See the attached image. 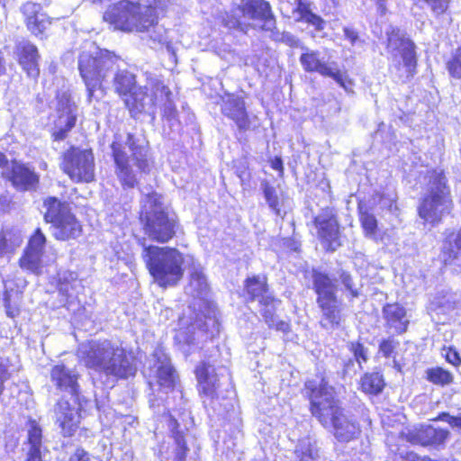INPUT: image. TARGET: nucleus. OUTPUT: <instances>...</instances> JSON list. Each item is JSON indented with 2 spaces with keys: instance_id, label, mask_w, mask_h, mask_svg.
<instances>
[{
  "instance_id": "30",
  "label": "nucleus",
  "mask_w": 461,
  "mask_h": 461,
  "mask_svg": "<svg viewBox=\"0 0 461 461\" xmlns=\"http://www.w3.org/2000/svg\"><path fill=\"white\" fill-rule=\"evenodd\" d=\"M431 308L442 314L461 308V293L448 292L435 297L431 302Z\"/></svg>"
},
{
  "instance_id": "5",
  "label": "nucleus",
  "mask_w": 461,
  "mask_h": 461,
  "mask_svg": "<svg viewBox=\"0 0 461 461\" xmlns=\"http://www.w3.org/2000/svg\"><path fill=\"white\" fill-rule=\"evenodd\" d=\"M142 257L154 282L160 287L175 286L182 279L184 258L176 249L149 246L144 248Z\"/></svg>"
},
{
  "instance_id": "24",
  "label": "nucleus",
  "mask_w": 461,
  "mask_h": 461,
  "mask_svg": "<svg viewBox=\"0 0 461 461\" xmlns=\"http://www.w3.org/2000/svg\"><path fill=\"white\" fill-rule=\"evenodd\" d=\"M41 10V6L32 2H26L21 7L27 27L34 34L42 33L50 24L49 17Z\"/></svg>"
},
{
  "instance_id": "26",
  "label": "nucleus",
  "mask_w": 461,
  "mask_h": 461,
  "mask_svg": "<svg viewBox=\"0 0 461 461\" xmlns=\"http://www.w3.org/2000/svg\"><path fill=\"white\" fill-rule=\"evenodd\" d=\"M416 442L424 447H443L449 437V431L431 425L421 426L415 433Z\"/></svg>"
},
{
  "instance_id": "50",
  "label": "nucleus",
  "mask_w": 461,
  "mask_h": 461,
  "mask_svg": "<svg viewBox=\"0 0 461 461\" xmlns=\"http://www.w3.org/2000/svg\"><path fill=\"white\" fill-rule=\"evenodd\" d=\"M93 3H99L104 5L106 9L104 12L103 19L108 23L113 29L115 31V4L113 0H92Z\"/></svg>"
},
{
  "instance_id": "15",
  "label": "nucleus",
  "mask_w": 461,
  "mask_h": 461,
  "mask_svg": "<svg viewBox=\"0 0 461 461\" xmlns=\"http://www.w3.org/2000/svg\"><path fill=\"white\" fill-rule=\"evenodd\" d=\"M156 80H152L151 93H148L147 86H137L129 94L122 97L126 108L129 110L131 117H137L140 113H148L152 119L156 117V100H158V93L154 90Z\"/></svg>"
},
{
  "instance_id": "2",
  "label": "nucleus",
  "mask_w": 461,
  "mask_h": 461,
  "mask_svg": "<svg viewBox=\"0 0 461 461\" xmlns=\"http://www.w3.org/2000/svg\"><path fill=\"white\" fill-rule=\"evenodd\" d=\"M419 182L427 191L418 207L419 216L427 222L438 223L453 206L447 176L441 169H425L420 173Z\"/></svg>"
},
{
  "instance_id": "25",
  "label": "nucleus",
  "mask_w": 461,
  "mask_h": 461,
  "mask_svg": "<svg viewBox=\"0 0 461 461\" xmlns=\"http://www.w3.org/2000/svg\"><path fill=\"white\" fill-rule=\"evenodd\" d=\"M19 63L30 77L36 78L40 74L39 53L36 46L28 41L17 44Z\"/></svg>"
},
{
  "instance_id": "23",
  "label": "nucleus",
  "mask_w": 461,
  "mask_h": 461,
  "mask_svg": "<svg viewBox=\"0 0 461 461\" xmlns=\"http://www.w3.org/2000/svg\"><path fill=\"white\" fill-rule=\"evenodd\" d=\"M382 312L388 329L393 330L396 334H402L407 330L410 321L403 306L397 303H387L383 307Z\"/></svg>"
},
{
  "instance_id": "20",
  "label": "nucleus",
  "mask_w": 461,
  "mask_h": 461,
  "mask_svg": "<svg viewBox=\"0 0 461 461\" xmlns=\"http://www.w3.org/2000/svg\"><path fill=\"white\" fill-rule=\"evenodd\" d=\"M294 8H291L290 14L296 22H303L312 25L316 31L324 30L326 22L318 14L313 13L315 8L312 0H294Z\"/></svg>"
},
{
  "instance_id": "37",
  "label": "nucleus",
  "mask_w": 461,
  "mask_h": 461,
  "mask_svg": "<svg viewBox=\"0 0 461 461\" xmlns=\"http://www.w3.org/2000/svg\"><path fill=\"white\" fill-rule=\"evenodd\" d=\"M295 455L299 461H318L319 449L310 438H303L295 448Z\"/></svg>"
},
{
  "instance_id": "1",
  "label": "nucleus",
  "mask_w": 461,
  "mask_h": 461,
  "mask_svg": "<svg viewBox=\"0 0 461 461\" xmlns=\"http://www.w3.org/2000/svg\"><path fill=\"white\" fill-rule=\"evenodd\" d=\"M304 393L310 400L312 416L323 427L332 428L333 435L339 441L348 442L360 435L359 423L352 414L339 406L334 388L325 377L306 381Z\"/></svg>"
},
{
  "instance_id": "45",
  "label": "nucleus",
  "mask_w": 461,
  "mask_h": 461,
  "mask_svg": "<svg viewBox=\"0 0 461 461\" xmlns=\"http://www.w3.org/2000/svg\"><path fill=\"white\" fill-rule=\"evenodd\" d=\"M360 222L366 237L375 239L377 230V221L375 215L360 210Z\"/></svg>"
},
{
  "instance_id": "33",
  "label": "nucleus",
  "mask_w": 461,
  "mask_h": 461,
  "mask_svg": "<svg viewBox=\"0 0 461 461\" xmlns=\"http://www.w3.org/2000/svg\"><path fill=\"white\" fill-rule=\"evenodd\" d=\"M384 385V376L379 372L366 373L361 378V389L369 394H379Z\"/></svg>"
},
{
  "instance_id": "61",
  "label": "nucleus",
  "mask_w": 461,
  "mask_h": 461,
  "mask_svg": "<svg viewBox=\"0 0 461 461\" xmlns=\"http://www.w3.org/2000/svg\"><path fill=\"white\" fill-rule=\"evenodd\" d=\"M343 32H344L345 38L348 41H349L351 45H355L358 41V40H359L358 34L355 30L348 28V27H345L343 29Z\"/></svg>"
},
{
  "instance_id": "31",
  "label": "nucleus",
  "mask_w": 461,
  "mask_h": 461,
  "mask_svg": "<svg viewBox=\"0 0 461 461\" xmlns=\"http://www.w3.org/2000/svg\"><path fill=\"white\" fill-rule=\"evenodd\" d=\"M245 290L250 301H259L263 297L270 295L267 290V277L264 276L248 277L245 281Z\"/></svg>"
},
{
  "instance_id": "29",
  "label": "nucleus",
  "mask_w": 461,
  "mask_h": 461,
  "mask_svg": "<svg viewBox=\"0 0 461 461\" xmlns=\"http://www.w3.org/2000/svg\"><path fill=\"white\" fill-rule=\"evenodd\" d=\"M154 90L158 93V99L164 102L163 117L171 122H177V110L172 100V92L170 89L161 81L156 79Z\"/></svg>"
},
{
  "instance_id": "59",
  "label": "nucleus",
  "mask_w": 461,
  "mask_h": 461,
  "mask_svg": "<svg viewBox=\"0 0 461 461\" xmlns=\"http://www.w3.org/2000/svg\"><path fill=\"white\" fill-rule=\"evenodd\" d=\"M445 357L446 360L453 366H457L461 362L459 354L453 348H448Z\"/></svg>"
},
{
  "instance_id": "36",
  "label": "nucleus",
  "mask_w": 461,
  "mask_h": 461,
  "mask_svg": "<svg viewBox=\"0 0 461 461\" xmlns=\"http://www.w3.org/2000/svg\"><path fill=\"white\" fill-rule=\"evenodd\" d=\"M169 427L171 428V431L176 445L174 461H185L189 448L186 446L184 433L178 430V422L175 418L170 419Z\"/></svg>"
},
{
  "instance_id": "43",
  "label": "nucleus",
  "mask_w": 461,
  "mask_h": 461,
  "mask_svg": "<svg viewBox=\"0 0 461 461\" xmlns=\"http://www.w3.org/2000/svg\"><path fill=\"white\" fill-rule=\"evenodd\" d=\"M348 349L353 354L358 369L362 370L363 364L366 363L369 359L368 348L359 341H351L348 343Z\"/></svg>"
},
{
  "instance_id": "3",
  "label": "nucleus",
  "mask_w": 461,
  "mask_h": 461,
  "mask_svg": "<svg viewBox=\"0 0 461 461\" xmlns=\"http://www.w3.org/2000/svg\"><path fill=\"white\" fill-rule=\"evenodd\" d=\"M77 375L63 364L54 366L50 370V380L57 388L71 394L70 402L62 398L54 407L56 423L64 436H71L79 423V412L77 406L78 384Z\"/></svg>"
},
{
  "instance_id": "44",
  "label": "nucleus",
  "mask_w": 461,
  "mask_h": 461,
  "mask_svg": "<svg viewBox=\"0 0 461 461\" xmlns=\"http://www.w3.org/2000/svg\"><path fill=\"white\" fill-rule=\"evenodd\" d=\"M117 170H120L121 173V182L123 185L128 187H133L136 183L135 176L132 173V170L126 165L122 163V158L121 155V151L117 147Z\"/></svg>"
},
{
  "instance_id": "12",
  "label": "nucleus",
  "mask_w": 461,
  "mask_h": 461,
  "mask_svg": "<svg viewBox=\"0 0 461 461\" xmlns=\"http://www.w3.org/2000/svg\"><path fill=\"white\" fill-rule=\"evenodd\" d=\"M385 33L388 51L394 56L401 55L407 77H412L416 73L417 66L415 44L399 28L390 26Z\"/></svg>"
},
{
  "instance_id": "51",
  "label": "nucleus",
  "mask_w": 461,
  "mask_h": 461,
  "mask_svg": "<svg viewBox=\"0 0 461 461\" xmlns=\"http://www.w3.org/2000/svg\"><path fill=\"white\" fill-rule=\"evenodd\" d=\"M339 280L345 289L349 292L352 298H357L359 296V290L355 286L353 277L348 272L342 270L339 273Z\"/></svg>"
},
{
  "instance_id": "60",
  "label": "nucleus",
  "mask_w": 461,
  "mask_h": 461,
  "mask_svg": "<svg viewBox=\"0 0 461 461\" xmlns=\"http://www.w3.org/2000/svg\"><path fill=\"white\" fill-rule=\"evenodd\" d=\"M280 5V12L284 16H287L291 18L292 16L289 14L290 7H292L295 3L294 0H278Z\"/></svg>"
},
{
  "instance_id": "53",
  "label": "nucleus",
  "mask_w": 461,
  "mask_h": 461,
  "mask_svg": "<svg viewBox=\"0 0 461 461\" xmlns=\"http://www.w3.org/2000/svg\"><path fill=\"white\" fill-rule=\"evenodd\" d=\"M358 367L357 364H356V360L352 358H348L344 361L343 368L341 371L343 378L352 377L354 375L357 373Z\"/></svg>"
},
{
  "instance_id": "16",
  "label": "nucleus",
  "mask_w": 461,
  "mask_h": 461,
  "mask_svg": "<svg viewBox=\"0 0 461 461\" xmlns=\"http://www.w3.org/2000/svg\"><path fill=\"white\" fill-rule=\"evenodd\" d=\"M176 221L170 218L159 205L155 204L152 211L147 212L146 233L158 242H167L175 233Z\"/></svg>"
},
{
  "instance_id": "17",
  "label": "nucleus",
  "mask_w": 461,
  "mask_h": 461,
  "mask_svg": "<svg viewBox=\"0 0 461 461\" xmlns=\"http://www.w3.org/2000/svg\"><path fill=\"white\" fill-rule=\"evenodd\" d=\"M2 174L19 192L36 191L39 185L40 177L34 168L21 161L12 160Z\"/></svg>"
},
{
  "instance_id": "58",
  "label": "nucleus",
  "mask_w": 461,
  "mask_h": 461,
  "mask_svg": "<svg viewBox=\"0 0 461 461\" xmlns=\"http://www.w3.org/2000/svg\"><path fill=\"white\" fill-rule=\"evenodd\" d=\"M10 378L8 366L5 365V360L0 358V394L4 391V383Z\"/></svg>"
},
{
  "instance_id": "8",
  "label": "nucleus",
  "mask_w": 461,
  "mask_h": 461,
  "mask_svg": "<svg viewBox=\"0 0 461 461\" xmlns=\"http://www.w3.org/2000/svg\"><path fill=\"white\" fill-rule=\"evenodd\" d=\"M312 285L317 294L316 303L321 311L320 325L327 330L338 329L342 321V313L336 294V282L327 274L313 270Z\"/></svg>"
},
{
  "instance_id": "56",
  "label": "nucleus",
  "mask_w": 461,
  "mask_h": 461,
  "mask_svg": "<svg viewBox=\"0 0 461 461\" xmlns=\"http://www.w3.org/2000/svg\"><path fill=\"white\" fill-rule=\"evenodd\" d=\"M249 163L244 158L239 161V165L236 167V173L241 182H244L246 179L249 178V174L248 173Z\"/></svg>"
},
{
  "instance_id": "40",
  "label": "nucleus",
  "mask_w": 461,
  "mask_h": 461,
  "mask_svg": "<svg viewBox=\"0 0 461 461\" xmlns=\"http://www.w3.org/2000/svg\"><path fill=\"white\" fill-rule=\"evenodd\" d=\"M137 87L135 76L126 70L117 72V93L122 98Z\"/></svg>"
},
{
  "instance_id": "39",
  "label": "nucleus",
  "mask_w": 461,
  "mask_h": 461,
  "mask_svg": "<svg viewBox=\"0 0 461 461\" xmlns=\"http://www.w3.org/2000/svg\"><path fill=\"white\" fill-rule=\"evenodd\" d=\"M175 339L185 355L190 354L197 346L193 327H188L186 330H179L176 333Z\"/></svg>"
},
{
  "instance_id": "28",
  "label": "nucleus",
  "mask_w": 461,
  "mask_h": 461,
  "mask_svg": "<svg viewBox=\"0 0 461 461\" xmlns=\"http://www.w3.org/2000/svg\"><path fill=\"white\" fill-rule=\"evenodd\" d=\"M259 312L264 318L269 328H276L277 330L285 331L288 324L283 321H278L276 314V306L280 303L272 295H267L259 300Z\"/></svg>"
},
{
  "instance_id": "34",
  "label": "nucleus",
  "mask_w": 461,
  "mask_h": 461,
  "mask_svg": "<svg viewBox=\"0 0 461 461\" xmlns=\"http://www.w3.org/2000/svg\"><path fill=\"white\" fill-rule=\"evenodd\" d=\"M137 371L135 357L131 352L122 350L117 356V378H128L133 376Z\"/></svg>"
},
{
  "instance_id": "27",
  "label": "nucleus",
  "mask_w": 461,
  "mask_h": 461,
  "mask_svg": "<svg viewBox=\"0 0 461 461\" xmlns=\"http://www.w3.org/2000/svg\"><path fill=\"white\" fill-rule=\"evenodd\" d=\"M210 286L201 265L193 264L189 269V282L185 287V294L193 297L203 298L208 294Z\"/></svg>"
},
{
  "instance_id": "10",
  "label": "nucleus",
  "mask_w": 461,
  "mask_h": 461,
  "mask_svg": "<svg viewBox=\"0 0 461 461\" xmlns=\"http://www.w3.org/2000/svg\"><path fill=\"white\" fill-rule=\"evenodd\" d=\"M115 348L109 340H92L78 348V357L84 365L107 377L115 376Z\"/></svg>"
},
{
  "instance_id": "48",
  "label": "nucleus",
  "mask_w": 461,
  "mask_h": 461,
  "mask_svg": "<svg viewBox=\"0 0 461 461\" xmlns=\"http://www.w3.org/2000/svg\"><path fill=\"white\" fill-rule=\"evenodd\" d=\"M329 77L335 80L336 83H338L346 92L348 93H354L353 86L354 83L353 80L350 79L347 74V72H342L339 66L337 65L336 68L333 70V75L330 76Z\"/></svg>"
},
{
  "instance_id": "55",
  "label": "nucleus",
  "mask_w": 461,
  "mask_h": 461,
  "mask_svg": "<svg viewBox=\"0 0 461 461\" xmlns=\"http://www.w3.org/2000/svg\"><path fill=\"white\" fill-rule=\"evenodd\" d=\"M428 4H430L433 13L439 15L447 11L449 0H429Z\"/></svg>"
},
{
  "instance_id": "18",
  "label": "nucleus",
  "mask_w": 461,
  "mask_h": 461,
  "mask_svg": "<svg viewBox=\"0 0 461 461\" xmlns=\"http://www.w3.org/2000/svg\"><path fill=\"white\" fill-rule=\"evenodd\" d=\"M221 113L232 120L240 131L250 127V121L246 111L244 100L241 97L228 95L222 100Z\"/></svg>"
},
{
  "instance_id": "9",
  "label": "nucleus",
  "mask_w": 461,
  "mask_h": 461,
  "mask_svg": "<svg viewBox=\"0 0 461 461\" xmlns=\"http://www.w3.org/2000/svg\"><path fill=\"white\" fill-rule=\"evenodd\" d=\"M44 220L51 223L52 234L57 240H68L79 237L82 227L67 203L49 197L44 201Z\"/></svg>"
},
{
  "instance_id": "22",
  "label": "nucleus",
  "mask_w": 461,
  "mask_h": 461,
  "mask_svg": "<svg viewBox=\"0 0 461 461\" xmlns=\"http://www.w3.org/2000/svg\"><path fill=\"white\" fill-rule=\"evenodd\" d=\"M300 63L306 72H316L326 77L333 75L338 65L336 61H325L319 51L309 50L301 55Z\"/></svg>"
},
{
  "instance_id": "38",
  "label": "nucleus",
  "mask_w": 461,
  "mask_h": 461,
  "mask_svg": "<svg viewBox=\"0 0 461 461\" xmlns=\"http://www.w3.org/2000/svg\"><path fill=\"white\" fill-rule=\"evenodd\" d=\"M41 257L42 254L24 249V253L19 260L21 268L40 275L42 268Z\"/></svg>"
},
{
  "instance_id": "47",
  "label": "nucleus",
  "mask_w": 461,
  "mask_h": 461,
  "mask_svg": "<svg viewBox=\"0 0 461 461\" xmlns=\"http://www.w3.org/2000/svg\"><path fill=\"white\" fill-rule=\"evenodd\" d=\"M267 32H270V37L272 40L276 41H281L290 47H298L300 41L296 36L292 34L291 32H281L276 26V29L268 31Z\"/></svg>"
},
{
  "instance_id": "62",
  "label": "nucleus",
  "mask_w": 461,
  "mask_h": 461,
  "mask_svg": "<svg viewBox=\"0 0 461 461\" xmlns=\"http://www.w3.org/2000/svg\"><path fill=\"white\" fill-rule=\"evenodd\" d=\"M4 302L7 316L11 318L15 317L18 314L19 311L16 307L11 305L10 298L8 296H5Z\"/></svg>"
},
{
  "instance_id": "46",
  "label": "nucleus",
  "mask_w": 461,
  "mask_h": 461,
  "mask_svg": "<svg viewBox=\"0 0 461 461\" xmlns=\"http://www.w3.org/2000/svg\"><path fill=\"white\" fill-rule=\"evenodd\" d=\"M45 244L46 237L42 233L41 230L38 228L33 235L30 238L25 249L32 252H38L43 255Z\"/></svg>"
},
{
  "instance_id": "6",
  "label": "nucleus",
  "mask_w": 461,
  "mask_h": 461,
  "mask_svg": "<svg viewBox=\"0 0 461 461\" xmlns=\"http://www.w3.org/2000/svg\"><path fill=\"white\" fill-rule=\"evenodd\" d=\"M117 29L125 32H148L152 41H166V29L158 23L157 12L151 5L127 0L117 3Z\"/></svg>"
},
{
  "instance_id": "57",
  "label": "nucleus",
  "mask_w": 461,
  "mask_h": 461,
  "mask_svg": "<svg viewBox=\"0 0 461 461\" xmlns=\"http://www.w3.org/2000/svg\"><path fill=\"white\" fill-rule=\"evenodd\" d=\"M70 461H100L95 456H90L87 452L84 449L77 448L76 452L71 456Z\"/></svg>"
},
{
  "instance_id": "41",
  "label": "nucleus",
  "mask_w": 461,
  "mask_h": 461,
  "mask_svg": "<svg viewBox=\"0 0 461 461\" xmlns=\"http://www.w3.org/2000/svg\"><path fill=\"white\" fill-rule=\"evenodd\" d=\"M427 379L434 384L445 386L453 382V375L442 367H432L426 371Z\"/></svg>"
},
{
  "instance_id": "14",
  "label": "nucleus",
  "mask_w": 461,
  "mask_h": 461,
  "mask_svg": "<svg viewBox=\"0 0 461 461\" xmlns=\"http://www.w3.org/2000/svg\"><path fill=\"white\" fill-rule=\"evenodd\" d=\"M313 223L317 229L318 238L328 250L335 251L341 246L339 222L331 208L322 209L314 217Z\"/></svg>"
},
{
  "instance_id": "7",
  "label": "nucleus",
  "mask_w": 461,
  "mask_h": 461,
  "mask_svg": "<svg viewBox=\"0 0 461 461\" xmlns=\"http://www.w3.org/2000/svg\"><path fill=\"white\" fill-rule=\"evenodd\" d=\"M112 54L108 50H99L94 56L84 51L78 59V69L88 92L89 101L101 98L108 88L109 77L115 82V74L110 71L113 68Z\"/></svg>"
},
{
  "instance_id": "11",
  "label": "nucleus",
  "mask_w": 461,
  "mask_h": 461,
  "mask_svg": "<svg viewBox=\"0 0 461 461\" xmlns=\"http://www.w3.org/2000/svg\"><path fill=\"white\" fill-rule=\"evenodd\" d=\"M62 168L76 182H91L95 177L94 156L91 150L73 149L64 155Z\"/></svg>"
},
{
  "instance_id": "4",
  "label": "nucleus",
  "mask_w": 461,
  "mask_h": 461,
  "mask_svg": "<svg viewBox=\"0 0 461 461\" xmlns=\"http://www.w3.org/2000/svg\"><path fill=\"white\" fill-rule=\"evenodd\" d=\"M230 29L248 33L250 29L268 32L276 29V18L269 2L266 0H240L223 19Z\"/></svg>"
},
{
  "instance_id": "63",
  "label": "nucleus",
  "mask_w": 461,
  "mask_h": 461,
  "mask_svg": "<svg viewBox=\"0 0 461 461\" xmlns=\"http://www.w3.org/2000/svg\"><path fill=\"white\" fill-rule=\"evenodd\" d=\"M7 232H0V257H2L8 249Z\"/></svg>"
},
{
  "instance_id": "13",
  "label": "nucleus",
  "mask_w": 461,
  "mask_h": 461,
  "mask_svg": "<svg viewBox=\"0 0 461 461\" xmlns=\"http://www.w3.org/2000/svg\"><path fill=\"white\" fill-rule=\"evenodd\" d=\"M56 111L58 119L55 122L53 137L56 140H62L68 131L75 126L78 107L71 97L69 90H59L56 95Z\"/></svg>"
},
{
  "instance_id": "52",
  "label": "nucleus",
  "mask_w": 461,
  "mask_h": 461,
  "mask_svg": "<svg viewBox=\"0 0 461 461\" xmlns=\"http://www.w3.org/2000/svg\"><path fill=\"white\" fill-rule=\"evenodd\" d=\"M398 345V341L394 340L392 338H388L386 339H383L380 342L378 351L384 357H391Z\"/></svg>"
},
{
  "instance_id": "32",
  "label": "nucleus",
  "mask_w": 461,
  "mask_h": 461,
  "mask_svg": "<svg viewBox=\"0 0 461 461\" xmlns=\"http://www.w3.org/2000/svg\"><path fill=\"white\" fill-rule=\"evenodd\" d=\"M443 258L446 264L461 267V229L454 240L444 246Z\"/></svg>"
},
{
  "instance_id": "54",
  "label": "nucleus",
  "mask_w": 461,
  "mask_h": 461,
  "mask_svg": "<svg viewBox=\"0 0 461 461\" xmlns=\"http://www.w3.org/2000/svg\"><path fill=\"white\" fill-rule=\"evenodd\" d=\"M438 420L447 422L452 428H456L461 432V414L452 416L449 413L442 412L439 414Z\"/></svg>"
},
{
  "instance_id": "35",
  "label": "nucleus",
  "mask_w": 461,
  "mask_h": 461,
  "mask_svg": "<svg viewBox=\"0 0 461 461\" xmlns=\"http://www.w3.org/2000/svg\"><path fill=\"white\" fill-rule=\"evenodd\" d=\"M28 456H41L42 431L35 421H30L28 427Z\"/></svg>"
},
{
  "instance_id": "42",
  "label": "nucleus",
  "mask_w": 461,
  "mask_h": 461,
  "mask_svg": "<svg viewBox=\"0 0 461 461\" xmlns=\"http://www.w3.org/2000/svg\"><path fill=\"white\" fill-rule=\"evenodd\" d=\"M260 186L269 208L273 210L276 215H280L279 197L276 188L267 180L262 181Z\"/></svg>"
},
{
  "instance_id": "21",
  "label": "nucleus",
  "mask_w": 461,
  "mask_h": 461,
  "mask_svg": "<svg viewBox=\"0 0 461 461\" xmlns=\"http://www.w3.org/2000/svg\"><path fill=\"white\" fill-rule=\"evenodd\" d=\"M153 358V371L156 373L158 384L167 389L174 387L176 375L167 355L162 349H156Z\"/></svg>"
},
{
  "instance_id": "64",
  "label": "nucleus",
  "mask_w": 461,
  "mask_h": 461,
  "mask_svg": "<svg viewBox=\"0 0 461 461\" xmlns=\"http://www.w3.org/2000/svg\"><path fill=\"white\" fill-rule=\"evenodd\" d=\"M271 167L276 171H279L280 175H283L284 167L281 158H275L271 160Z\"/></svg>"
},
{
  "instance_id": "19",
  "label": "nucleus",
  "mask_w": 461,
  "mask_h": 461,
  "mask_svg": "<svg viewBox=\"0 0 461 461\" xmlns=\"http://www.w3.org/2000/svg\"><path fill=\"white\" fill-rule=\"evenodd\" d=\"M195 374L200 394L211 400L216 398L220 384L215 368L212 365L203 362L196 367Z\"/></svg>"
},
{
  "instance_id": "49",
  "label": "nucleus",
  "mask_w": 461,
  "mask_h": 461,
  "mask_svg": "<svg viewBox=\"0 0 461 461\" xmlns=\"http://www.w3.org/2000/svg\"><path fill=\"white\" fill-rule=\"evenodd\" d=\"M447 68L451 77L461 78V46L456 50L452 58L447 61Z\"/></svg>"
}]
</instances>
